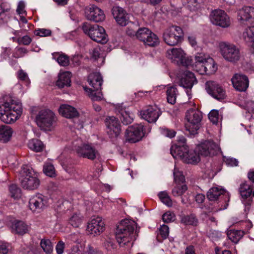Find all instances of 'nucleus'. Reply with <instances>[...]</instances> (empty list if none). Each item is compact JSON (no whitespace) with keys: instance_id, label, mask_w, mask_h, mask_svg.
<instances>
[{"instance_id":"nucleus-1","label":"nucleus","mask_w":254,"mask_h":254,"mask_svg":"<svg viewBox=\"0 0 254 254\" xmlns=\"http://www.w3.org/2000/svg\"><path fill=\"white\" fill-rule=\"evenodd\" d=\"M22 112V105L19 101L10 96H5L0 100V120L6 123H14Z\"/></svg>"},{"instance_id":"nucleus-2","label":"nucleus","mask_w":254,"mask_h":254,"mask_svg":"<svg viewBox=\"0 0 254 254\" xmlns=\"http://www.w3.org/2000/svg\"><path fill=\"white\" fill-rule=\"evenodd\" d=\"M219 146L213 141L207 140L198 145L195 150H187L184 161L187 163H195L199 161V155H214L219 150Z\"/></svg>"},{"instance_id":"nucleus-3","label":"nucleus","mask_w":254,"mask_h":254,"mask_svg":"<svg viewBox=\"0 0 254 254\" xmlns=\"http://www.w3.org/2000/svg\"><path fill=\"white\" fill-rule=\"evenodd\" d=\"M238 20L241 24L249 26L243 33L246 41L253 43L254 48V7L246 6L238 11Z\"/></svg>"},{"instance_id":"nucleus-4","label":"nucleus","mask_w":254,"mask_h":254,"mask_svg":"<svg viewBox=\"0 0 254 254\" xmlns=\"http://www.w3.org/2000/svg\"><path fill=\"white\" fill-rule=\"evenodd\" d=\"M136 226V224L134 221L127 219L121 221L117 226L116 237L121 247L127 245L136 239L134 233Z\"/></svg>"},{"instance_id":"nucleus-5","label":"nucleus","mask_w":254,"mask_h":254,"mask_svg":"<svg viewBox=\"0 0 254 254\" xmlns=\"http://www.w3.org/2000/svg\"><path fill=\"white\" fill-rule=\"evenodd\" d=\"M194 61H192L191 66L200 74L211 75L217 70V66L214 60L204 53H197Z\"/></svg>"},{"instance_id":"nucleus-6","label":"nucleus","mask_w":254,"mask_h":254,"mask_svg":"<svg viewBox=\"0 0 254 254\" xmlns=\"http://www.w3.org/2000/svg\"><path fill=\"white\" fill-rule=\"evenodd\" d=\"M88 82L91 88L84 87V89L93 101H100L103 98L101 86L103 78L99 72L91 73L88 78Z\"/></svg>"},{"instance_id":"nucleus-7","label":"nucleus","mask_w":254,"mask_h":254,"mask_svg":"<svg viewBox=\"0 0 254 254\" xmlns=\"http://www.w3.org/2000/svg\"><path fill=\"white\" fill-rule=\"evenodd\" d=\"M57 120L55 113L49 109L40 110L36 117L38 126L44 130H51L55 127Z\"/></svg>"},{"instance_id":"nucleus-8","label":"nucleus","mask_w":254,"mask_h":254,"mask_svg":"<svg viewBox=\"0 0 254 254\" xmlns=\"http://www.w3.org/2000/svg\"><path fill=\"white\" fill-rule=\"evenodd\" d=\"M184 32L182 29L173 25L165 29L163 33V41L168 45L175 46L183 40Z\"/></svg>"},{"instance_id":"nucleus-9","label":"nucleus","mask_w":254,"mask_h":254,"mask_svg":"<svg viewBox=\"0 0 254 254\" xmlns=\"http://www.w3.org/2000/svg\"><path fill=\"white\" fill-rule=\"evenodd\" d=\"M187 122L185 124L186 130L191 134L197 133L202 119L201 113L197 110L190 109L186 113Z\"/></svg>"},{"instance_id":"nucleus-10","label":"nucleus","mask_w":254,"mask_h":254,"mask_svg":"<svg viewBox=\"0 0 254 254\" xmlns=\"http://www.w3.org/2000/svg\"><path fill=\"white\" fill-rule=\"evenodd\" d=\"M221 55L227 62L236 63L241 58L240 49L233 44L221 42L219 44Z\"/></svg>"},{"instance_id":"nucleus-11","label":"nucleus","mask_w":254,"mask_h":254,"mask_svg":"<svg viewBox=\"0 0 254 254\" xmlns=\"http://www.w3.org/2000/svg\"><path fill=\"white\" fill-rule=\"evenodd\" d=\"M82 29L84 33L93 41L101 43L107 42V35L103 27L85 22L83 24Z\"/></svg>"},{"instance_id":"nucleus-12","label":"nucleus","mask_w":254,"mask_h":254,"mask_svg":"<svg viewBox=\"0 0 254 254\" xmlns=\"http://www.w3.org/2000/svg\"><path fill=\"white\" fill-rule=\"evenodd\" d=\"M72 149L78 156L91 160L95 159L98 154V151L91 144L83 143L80 139L73 142Z\"/></svg>"},{"instance_id":"nucleus-13","label":"nucleus","mask_w":254,"mask_h":254,"mask_svg":"<svg viewBox=\"0 0 254 254\" xmlns=\"http://www.w3.org/2000/svg\"><path fill=\"white\" fill-rule=\"evenodd\" d=\"M23 172L25 174L21 181V187L28 190L37 189L40 185L38 174L28 167H24Z\"/></svg>"},{"instance_id":"nucleus-14","label":"nucleus","mask_w":254,"mask_h":254,"mask_svg":"<svg viewBox=\"0 0 254 254\" xmlns=\"http://www.w3.org/2000/svg\"><path fill=\"white\" fill-rule=\"evenodd\" d=\"M166 57L172 62L184 66H191L192 60L186 57V54L181 48H173L166 52Z\"/></svg>"},{"instance_id":"nucleus-15","label":"nucleus","mask_w":254,"mask_h":254,"mask_svg":"<svg viewBox=\"0 0 254 254\" xmlns=\"http://www.w3.org/2000/svg\"><path fill=\"white\" fill-rule=\"evenodd\" d=\"M136 38L142 41L144 45L150 47H155L159 44L157 36L148 28L145 27L138 29Z\"/></svg>"},{"instance_id":"nucleus-16","label":"nucleus","mask_w":254,"mask_h":254,"mask_svg":"<svg viewBox=\"0 0 254 254\" xmlns=\"http://www.w3.org/2000/svg\"><path fill=\"white\" fill-rule=\"evenodd\" d=\"M210 19L213 24L222 28H227L231 24L229 17L224 10L221 9L212 11L210 15Z\"/></svg>"},{"instance_id":"nucleus-17","label":"nucleus","mask_w":254,"mask_h":254,"mask_svg":"<svg viewBox=\"0 0 254 254\" xmlns=\"http://www.w3.org/2000/svg\"><path fill=\"white\" fill-rule=\"evenodd\" d=\"M143 126L142 124H135L129 126L126 129V139L130 142L135 143L140 141L144 136Z\"/></svg>"},{"instance_id":"nucleus-18","label":"nucleus","mask_w":254,"mask_h":254,"mask_svg":"<svg viewBox=\"0 0 254 254\" xmlns=\"http://www.w3.org/2000/svg\"><path fill=\"white\" fill-rule=\"evenodd\" d=\"M48 205V198L40 193L32 195L29 200V207L33 212H39Z\"/></svg>"},{"instance_id":"nucleus-19","label":"nucleus","mask_w":254,"mask_h":254,"mask_svg":"<svg viewBox=\"0 0 254 254\" xmlns=\"http://www.w3.org/2000/svg\"><path fill=\"white\" fill-rule=\"evenodd\" d=\"M253 190L252 186L247 183H243L240 186L239 191L242 198V202L245 207V212L250 211L253 200Z\"/></svg>"},{"instance_id":"nucleus-20","label":"nucleus","mask_w":254,"mask_h":254,"mask_svg":"<svg viewBox=\"0 0 254 254\" xmlns=\"http://www.w3.org/2000/svg\"><path fill=\"white\" fill-rule=\"evenodd\" d=\"M207 92L218 100L224 99L226 97V92L218 83L213 81H208L205 83Z\"/></svg>"},{"instance_id":"nucleus-21","label":"nucleus","mask_w":254,"mask_h":254,"mask_svg":"<svg viewBox=\"0 0 254 254\" xmlns=\"http://www.w3.org/2000/svg\"><path fill=\"white\" fill-rule=\"evenodd\" d=\"M161 114L160 109L156 105L148 106L140 112L141 118L150 123H155Z\"/></svg>"},{"instance_id":"nucleus-22","label":"nucleus","mask_w":254,"mask_h":254,"mask_svg":"<svg viewBox=\"0 0 254 254\" xmlns=\"http://www.w3.org/2000/svg\"><path fill=\"white\" fill-rule=\"evenodd\" d=\"M85 14L88 20L95 22L103 21L105 18L103 11L95 5L87 7L85 8Z\"/></svg>"},{"instance_id":"nucleus-23","label":"nucleus","mask_w":254,"mask_h":254,"mask_svg":"<svg viewBox=\"0 0 254 254\" xmlns=\"http://www.w3.org/2000/svg\"><path fill=\"white\" fill-rule=\"evenodd\" d=\"M197 83L194 74L189 71H186L180 81V85L186 89V93L190 98L191 96V89L193 85Z\"/></svg>"},{"instance_id":"nucleus-24","label":"nucleus","mask_w":254,"mask_h":254,"mask_svg":"<svg viewBox=\"0 0 254 254\" xmlns=\"http://www.w3.org/2000/svg\"><path fill=\"white\" fill-rule=\"evenodd\" d=\"M231 80L234 87L239 91H245L249 87V79L244 74L241 73L235 74Z\"/></svg>"},{"instance_id":"nucleus-25","label":"nucleus","mask_w":254,"mask_h":254,"mask_svg":"<svg viewBox=\"0 0 254 254\" xmlns=\"http://www.w3.org/2000/svg\"><path fill=\"white\" fill-rule=\"evenodd\" d=\"M107 132L111 137H117L121 131V126L119 120L114 117H108L105 121Z\"/></svg>"},{"instance_id":"nucleus-26","label":"nucleus","mask_w":254,"mask_h":254,"mask_svg":"<svg viewBox=\"0 0 254 254\" xmlns=\"http://www.w3.org/2000/svg\"><path fill=\"white\" fill-rule=\"evenodd\" d=\"M104 223L100 217L91 219L87 226V230L91 234L99 235L104 230Z\"/></svg>"},{"instance_id":"nucleus-27","label":"nucleus","mask_w":254,"mask_h":254,"mask_svg":"<svg viewBox=\"0 0 254 254\" xmlns=\"http://www.w3.org/2000/svg\"><path fill=\"white\" fill-rule=\"evenodd\" d=\"M112 14L117 22L122 26H126L128 22V15L124 9L119 6H114L112 8Z\"/></svg>"},{"instance_id":"nucleus-28","label":"nucleus","mask_w":254,"mask_h":254,"mask_svg":"<svg viewBox=\"0 0 254 254\" xmlns=\"http://www.w3.org/2000/svg\"><path fill=\"white\" fill-rule=\"evenodd\" d=\"M208 199L210 201H216L219 198L220 199L225 197L229 200V194L225 190L220 187H213L209 189L207 193Z\"/></svg>"},{"instance_id":"nucleus-29","label":"nucleus","mask_w":254,"mask_h":254,"mask_svg":"<svg viewBox=\"0 0 254 254\" xmlns=\"http://www.w3.org/2000/svg\"><path fill=\"white\" fill-rule=\"evenodd\" d=\"M59 113L67 118H74L77 117L79 113L77 110L69 105L63 104L59 109Z\"/></svg>"},{"instance_id":"nucleus-30","label":"nucleus","mask_w":254,"mask_h":254,"mask_svg":"<svg viewBox=\"0 0 254 254\" xmlns=\"http://www.w3.org/2000/svg\"><path fill=\"white\" fill-rule=\"evenodd\" d=\"M71 73L68 71L63 72L59 74V78L56 85L60 88L64 86H69L71 82Z\"/></svg>"},{"instance_id":"nucleus-31","label":"nucleus","mask_w":254,"mask_h":254,"mask_svg":"<svg viewBox=\"0 0 254 254\" xmlns=\"http://www.w3.org/2000/svg\"><path fill=\"white\" fill-rule=\"evenodd\" d=\"M11 128L6 125L0 126V140L3 142L8 141L12 136Z\"/></svg>"},{"instance_id":"nucleus-32","label":"nucleus","mask_w":254,"mask_h":254,"mask_svg":"<svg viewBox=\"0 0 254 254\" xmlns=\"http://www.w3.org/2000/svg\"><path fill=\"white\" fill-rule=\"evenodd\" d=\"M187 150L184 145H174L171 147L170 152L174 158H181L184 159Z\"/></svg>"},{"instance_id":"nucleus-33","label":"nucleus","mask_w":254,"mask_h":254,"mask_svg":"<svg viewBox=\"0 0 254 254\" xmlns=\"http://www.w3.org/2000/svg\"><path fill=\"white\" fill-rule=\"evenodd\" d=\"M227 236L234 244H237L244 235V232L241 230H229L227 231Z\"/></svg>"},{"instance_id":"nucleus-34","label":"nucleus","mask_w":254,"mask_h":254,"mask_svg":"<svg viewBox=\"0 0 254 254\" xmlns=\"http://www.w3.org/2000/svg\"><path fill=\"white\" fill-rule=\"evenodd\" d=\"M177 89L175 87H168L166 90L167 100L169 103L173 105L176 103Z\"/></svg>"},{"instance_id":"nucleus-35","label":"nucleus","mask_w":254,"mask_h":254,"mask_svg":"<svg viewBox=\"0 0 254 254\" xmlns=\"http://www.w3.org/2000/svg\"><path fill=\"white\" fill-rule=\"evenodd\" d=\"M28 146L30 149L35 152H41L44 148V144L42 142L37 139L30 140Z\"/></svg>"},{"instance_id":"nucleus-36","label":"nucleus","mask_w":254,"mask_h":254,"mask_svg":"<svg viewBox=\"0 0 254 254\" xmlns=\"http://www.w3.org/2000/svg\"><path fill=\"white\" fill-rule=\"evenodd\" d=\"M12 229L14 230L17 234L23 235L27 232L28 227L23 221H18L13 224Z\"/></svg>"},{"instance_id":"nucleus-37","label":"nucleus","mask_w":254,"mask_h":254,"mask_svg":"<svg viewBox=\"0 0 254 254\" xmlns=\"http://www.w3.org/2000/svg\"><path fill=\"white\" fill-rule=\"evenodd\" d=\"M133 118L134 115L132 113L125 110L121 111L120 119L124 125H127L131 124L133 120Z\"/></svg>"},{"instance_id":"nucleus-38","label":"nucleus","mask_w":254,"mask_h":254,"mask_svg":"<svg viewBox=\"0 0 254 254\" xmlns=\"http://www.w3.org/2000/svg\"><path fill=\"white\" fill-rule=\"evenodd\" d=\"M181 222L182 224L186 225H196L198 221L194 215L190 214L182 216Z\"/></svg>"},{"instance_id":"nucleus-39","label":"nucleus","mask_w":254,"mask_h":254,"mask_svg":"<svg viewBox=\"0 0 254 254\" xmlns=\"http://www.w3.org/2000/svg\"><path fill=\"white\" fill-rule=\"evenodd\" d=\"M53 58L58 62L60 65L65 66L69 64V58L66 55L55 53L53 54Z\"/></svg>"},{"instance_id":"nucleus-40","label":"nucleus","mask_w":254,"mask_h":254,"mask_svg":"<svg viewBox=\"0 0 254 254\" xmlns=\"http://www.w3.org/2000/svg\"><path fill=\"white\" fill-rule=\"evenodd\" d=\"M4 4H1V9H0V25L4 24L8 21L9 16L8 13V10L9 8H4Z\"/></svg>"},{"instance_id":"nucleus-41","label":"nucleus","mask_w":254,"mask_h":254,"mask_svg":"<svg viewBox=\"0 0 254 254\" xmlns=\"http://www.w3.org/2000/svg\"><path fill=\"white\" fill-rule=\"evenodd\" d=\"M158 195L162 203L169 207L172 206V201L166 191H164L160 192Z\"/></svg>"},{"instance_id":"nucleus-42","label":"nucleus","mask_w":254,"mask_h":254,"mask_svg":"<svg viewBox=\"0 0 254 254\" xmlns=\"http://www.w3.org/2000/svg\"><path fill=\"white\" fill-rule=\"evenodd\" d=\"M187 190L188 187L186 185H179L173 189L172 192L174 196H179L182 195Z\"/></svg>"},{"instance_id":"nucleus-43","label":"nucleus","mask_w":254,"mask_h":254,"mask_svg":"<svg viewBox=\"0 0 254 254\" xmlns=\"http://www.w3.org/2000/svg\"><path fill=\"white\" fill-rule=\"evenodd\" d=\"M40 245L44 251L47 254H50L53 251V245L48 239H42L41 241Z\"/></svg>"},{"instance_id":"nucleus-44","label":"nucleus","mask_w":254,"mask_h":254,"mask_svg":"<svg viewBox=\"0 0 254 254\" xmlns=\"http://www.w3.org/2000/svg\"><path fill=\"white\" fill-rule=\"evenodd\" d=\"M43 172L48 176L54 177L56 176V172L54 166L50 163H46L43 167Z\"/></svg>"},{"instance_id":"nucleus-45","label":"nucleus","mask_w":254,"mask_h":254,"mask_svg":"<svg viewBox=\"0 0 254 254\" xmlns=\"http://www.w3.org/2000/svg\"><path fill=\"white\" fill-rule=\"evenodd\" d=\"M82 217L79 214H74L69 219V223L74 227H78L82 222Z\"/></svg>"},{"instance_id":"nucleus-46","label":"nucleus","mask_w":254,"mask_h":254,"mask_svg":"<svg viewBox=\"0 0 254 254\" xmlns=\"http://www.w3.org/2000/svg\"><path fill=\"white\" fill-rule=\"evenodd\" d=\"M208 118L213 124H217L219 120H221L222 116L219 114L217 110H212L208 114Z\"/></svg>"},{"instance_id":"nucleus-47","label":"nucleus","mask_w":254,"mask_h":254,"mask_svg":"<svg viewBox=\"0 0 254 254\" xmlns=\"http://www.w3.org/2000/svg\"><path fill=\"white\" fill-rule=\"evenodd\" d=\"M17 77L19 80L23 82L27 85L30 84V80L27 73L23 69H19L17 72Z\"/></svg>"},{"instance_id":"nucleus-48","label":"nucleus","mask_w":254,"mask_h":254,"mask_svg":"<svg viewBox=\"0 0 254 254\" xmlns=\"http://www.w3.org/2000/svg\"><path fill=\"white\" fill-rule=\"evenodd\" d=\"M202 2V0H183V2L188 4L191 10H195L199 4Z\"/></svg>"},{"instance_id":"nucleus-49","label":"nucleus","mask_w":254,"mask_h":254,"mask_svg":"<svg viewBox=\"0 0 254 254\" xmlns=\"http://www.w3.org/2000/svg\"><path fill=\"white\" fill-rule=\"evenodd\" d=\"M28 53V50L22 47L16 48L13 53V57L15 58H19L24 57Z\"/></svg>"},{"instance_id":"nucleus-50","label":"nucleus","mask_w":254,"mask_h":254,"mask_svg":"<svg viewBox=\"0 0 254 254\" xmlns=\"http://www.w3.org/2000/svg\"><path fill=\"white\" fill-rule=\"evenodd\" d=\"M174 181L179 184L180 183H183L185 181V178L182 172H180L178 169L175 168L174 170Z\"/></svg>"},{"instance_id":"nucleus-51","label":"nucleus","mask_w":254,"mask_h":254,"mask_svg":"<svg viewBox=\"0 0 254 254\" xmlns=\"http://www.w3.org/2000/svg\"><path fill=\"white\" fill-rule=\"evenodd\" d=\"M52 32L50 29L39 28L34 31L35 35L40 37H46L51 35Z\"/></svg>"},{"instance_id":"nucleus-52","label":"nucleus","mask_w":254,"mask_h":254,"mask_svg":"<svg viewBox=\"0 0 254 254\" xmlns=\"http://www.w3.org/2000/svg\"><path fill=\"white\" fill-rule=\"evenodd\" d=\"M137 26L134 23H131L130 25L127 27V34L130 36H135L136 37L138 29Z\"/></svg>"},{"instance_id":"nucleus-53","label":"nucleus","mask_w":254,"mask_h":254,"mask_svg":"<svg viewBox=\"0 0 254 254\" xmlns=\"http://www.w3.org/2000/svg\"><path fill=\"white\" fill-rule=\"evenodd\" d=\"M161 133L168 137L172 138L176 135V132L173 129H170L167 128H160Z\"/></svg>"},{"instance_id":"nucleus-54","label":"nucleus","mask_w":254,"mask_h":254,"mask_svg":"<svg viewBox=\"0 0 254 254\" xmlns=\"http://www.w3.org/2000/svg\"><path fill=\"white\" fill-rule=\"evenodd\" d=\"M224 162L228 166L230 167L237 166L238 165V161L233 158L231 157H224Z\"/></svg>"},{"instance_id":"nucleus-55","label":"nucleus","mask_w":254,"mask_h":254,"mask_svg":"<svg viewBox=\"0 0 254 254\" xmlns=\"http://www.w3.org/2000/svg\"><path fill=\"white\" fill-rule=\"evenodd\" d=\"M69 254H91V250L89 247V250L88 252H84L81 249H80L78 246H74L69 253Z\"/></svg>"},{"instance_id":"nucleus-56","label":"nucleus","mask_w":254,"mask_h":254,"mask_svg":"<svg viewBox=\"0 0 254 254\" xmlns=\"http://www.w3.org/2000/svg\"><path fill=\"white\" fill-rule=\"evenodd\" d=\"M9 190L11 193V195L13 197H17L20 194V190L16 185H11L9 186Z\"/></svg>"},{"instance_id":"nucleus-57","label":"nucleus","mask_w":254,"mask_h":254,"mask_svg":"<svg viewBox=\"0 0 254 254\" xmlns=\"http://www.w3.org/2000/svg\"><path fill=\"white\" fill-rule=\"evenodd\" d=\"M160 235L163 239H166L169 235V227L166 225H162L159 228Z\"/></svg>"},{"instance_id":"nucleus-58","label":"nucleus","mask_w":254,"mask_h":254,"mask_svg":"<svg viewBox=\"0 0 254 254\" xmlns=\"http://www.w3.org/2000/svg\"><path fill=\"white\" fill-rule=\"evenodd\" d=\"M32 42V39L27 35L24 36L22 37H19L17 39V42L19 44L24 45H29Z\"/></svg>"},{"instance_id":"nucleus-59","label":"nucleus","mask_w":254,"mask_h":254,"mask_svg":"<svg viewBox=\"0 0 254 254\" xmlns=\"http://www.w3.org/2000/svg\"><path fill=\"white\" fill-rule=\"evenodd\" d=\"M175 218V215L170 212H167L162 216V220L165 223H169L173 221Z\"/></svg>"},{"instance_id":"nucleus-60","label":"nucleus","mask_w":254,"mask_h":254,"mask_svg":"<svg viewBox=\"0 0 254 254\" xmlns=\"http://www.w3.org/2000/svg\"><path fill=\"white\" fill-rule=\"evenodd\" d=\"M90 53L92 58H94L95 60H96L99 57L100 55L101 50L99 47H97L91 49L90 51Z\"/></svg>"},{"instance_id":"nucleus-61","label":"nucleus","mask_w":254,"mask_h":254,"mask_svg":"<svg viewBox=\"0 0 254 254\" xmlns=\"http://www.w3.org/2000/svg\"><path fill=\"white\" fill-rule=\"evenodd\" d=\"M25 6V3L22 1L18 3L16 11L19 14H23L26 13V11L24 10Z\"/></svg>"},{"instance_id":"nucleus-62","label":"nucleus","mask_w":254,"mask_h":254,"mask_svg":"<svg viewBox=\"0 0 254 254\" xmlns=\"http://www.w3.org/2000/svg\"><path fill=\"white\" fill-rule=\"evenodd\" d=\"M64 243L62 241H60L56 246V251L58 254H62L64 252Z\"/></svg>"},{"instance_id":"nucleus-63","label":"nucleus","mask_w":254,"mask_h":254,"mask_svg":"<svg viewBox=\"0 0 254 254\" xmlns=\"http://www.w3.org/2000/svg\"><path fill=\"white\" fill-rule=\"evenodd\" d=\"M104 246L108 251H111L116 248L115 244L111 241H107L104 244Z\"/></svg>"},{"instance_id":"nucleus-64","label":"nucleus","mask_w":254,"mask_h":254,"mask_svg":"<svg viewBox=\"0 0 254 254\" xmlns=\"http://www.w3.org/2000/svg\"><path fill=\"white\" fill-rule=\"evenodd\" d=\"M248 112L252 114V117L254 118V102L251 101L247 104Z\"/></svg>"}]
</instances>
